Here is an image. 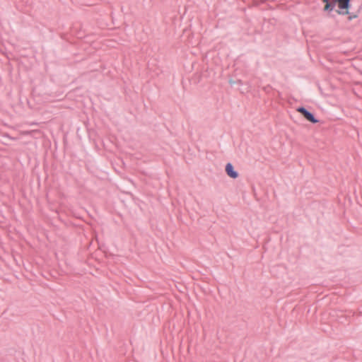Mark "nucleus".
<instances>
[{
  "instance_id": "3",
  "label": "nucleus",
  "mask_w": 362,
  "mask_h": 362,
  "mask_svg": "<svg viewBox=\"0 0 362 362\" xmlns=\"http://www.w3.org/2000/svg\"><path fill=\"white\" fill-rule=\"evenodd\" d=\"M226 172L229 177L233 179L237 178L238 177V173L234 170V168L231 163H228L226 165Z\"/></svg>"
},
{
  "instance_id": "4",
  "label": "nucleus",
  "mask_w": 362,
  "mask_h": 362,
  "mask_svg": "<svg viewBox=\"0 0 362 362\" xmlns=\"http://www.w3.org/2000/svg\"><path fill=\"white\" fill-rule=\"evenodd\" d=\"M349 0H340V6L345 8L347 7V2Z\"/></svg>"
},
{
  "instance_id": "1",
  "label": "nucleus",
  "mask_w": 362,
  "mask_h": 362,
  "mask_svg": "<svg viewBox=\"0 0 362 362\" xmlns=\"http://www.w3.org/2000/svg\"><path fill=\"white\" fill-rule=\"evenodd\" d=\"M340 0H332V1L330 2L329 0H322V1L325 4V7H324V11H331L334 9V8L335 7V5L337 4V6H338V10H337V13L340 15H347L349 14V7H350V1L351 0H349L348 2H347V7L344 8L340 6Z\"/></svg>"
},
{
  "instance_id": "2",
  "label": "nucleus",
  "mask_w": 362,
  "mask_h": 362,
  "mask_svg": "<svg viewBox=\"0 0 362 362\" xmlns=\"http://www.w3.org/2000/svg\"><path fill=\"white\" fill-rule=\"evenodd\" d=\"M297 111L302 114L303 117L308 120L309 122L312 123H317L318 121L314 117V116L308 112L307 110H305L304 107H298L297 109Z\"/></svg>"
}]
</instances>
